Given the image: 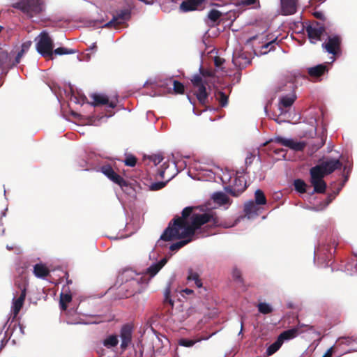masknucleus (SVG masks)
Instances as JSON below:
<instances>
[{
    "instance_id": "6e6552de",
    "label": "nucleus",
    "mask_w": 357,
    "mask_h": 357,
    "mask_svg": "<svg viewBox=\"0 0 357 357\" xmlns=\"http://www.w3.org/2000/svg\"><path fill=\"white\" fill-rule=\"evenodd\" d=\"M192 168L193 170L197 172V174L195 176H192V171H188L189 176L193 179L202 181L214 180L215 182H218V180L216 179L217 172H213L211 169H206L198 162H195Z\"/></svg>"
},
{
    "instance_id": "864d4df0",
    "label": "nucleus",
    "mask_w": 357,
    "mask_h": 357,
    "mask_svg": "<svg viewBox=\"0 0 357 357\" xmlns=\"http://www.w3.org/2000/svg\"><path fill=\"white\" fill-rule=\"evenodd\" d=\"M333 355V348H329L326 352L324 354V355L322 357H332Z\"/></svg>"
},
{
    "instance_id": "9b49d317",
    "label": "nucleus",
    "mask_w": 357,
    "mask_h": 357,
    "mask_svg": "<svg viewBox=\"0 0 357 357\" xmlns=\"http://www.w3.org/2000/svg\"><path fill=\"white\" fill-rule=\"evenodd\" d=\"M246 187L245 178L242 176H236L232 185L225 187V190L234 197H238L246 189Z\"/></svg>"
},
{
    "instance_id": "e2e57ef3",
    "label": "nucleus",
    "mask_w": 357,
    "mask_h": 357,
    "mask_svg": "<svg viewBox=\"0 0 357 357\" xmlns=\"http://www.w3.org/2000/svg\"><path fill=\"white\" fill-rule=\"evenodd\" d=\"M253 155L252 154H250V155L247 156L246 158V162L249 160L250 162H251V160H252V158Z\"/></svg>"
},
{
    "instance_id": "603ef678",
    "label": "nucleus",
    "mask_w": 357,
    "mask_h": 357,
    "mask_svg": "<svg viewBox=\"0 0 357 357\" xmlns=\"http://www.w3.org/2000/svg\"><path fill=\"white\" fill-rule=\"evenodd\" d=\"M214 62H215V66L217 67H220V66L224 62V59L220 58V57H215V60H214Z\"/></svg>"
},
{
    "instance_id": "c756f323",
    "label": "nucleus",
    "mask_w": 357,
    "mask_h": 357,
    "mask_svg": "<svg viewBox=\"0 0 357 357\" xmlns=\"http://www.w3.org/2000/svg\"><path fill=\"white\" fill-rule=\"evenodd\" d=\"M192 236H190L188 237H183L182 238H185V239L172 244L169 247V249L172 251L178 250V249H180L181 248H182L183 246H184L185 245L188 243L190 241H191ZM177 238H176V239H177Z\"/></svg>"
},
{
    "instance_id": "1a4fd4ad",
    "label": "nucleus",
    "mask_w": 357,
    "mask_h": 357,
    "mask_svg": "<svg viewBox=\"0 0 357 357\" xmlns=\"http://www.w3.org/2000/svg\"><path fill=\"white\" fill-rule=\"evenodd\" d=\"M298 330L296 328L290 329L282 333L275 342L271 344L267 349L266 354L267 356H271L275 354L282 346L284 340H291L297 335Z\"/></svg>"
},
{
    "instance_id": "052dcab7",
    "label": "nucleus",
    "mask_w": 357,
    "mask_h": 357,
    "mask_svg": "<svg viewBox=\"0 0 357 357\" xmlns=\"http://www.w3.org/2000/svg\"><path fill=\"white\" fill-rule=\"evenodd\" d=\"M243 329V318H241V330H240V331L238 333V335L242 334Z\"/></svg>"
},
{
    "instance_id": "680f3d73",
    "label": "nucleus",
    "mask_w": 357,
    "mask_h": 357,
    "mask_svg": "<svg viewBox=\"0 0 357 357\" xmlns=\"http://www.w3.org/2000/svg\"><path fill=\"white\" fill-rule=\"evenodd\" d=\"M183 292H185L187 294H191L193 293V291L190 289H185L183 290Z\"/></svg>"
},
{
    "instance_id": "4c0bfd02",
    "label": "nucleus",
    "mask_w": 357,
    "mask_h": 357,
    "mask_svg": "<svg viewBox=\"0 0 357 357\" xmlns=\"http://www.w3.org/2000/svg\"><path fill=\"white\" fill-rule=\"evenodd\" d=\"M294 185L296 190L298 191V192L303 193L305 192L306 184L303 180H301V179L295 180Z\"/></svg>"
},
{
    "instance_id": "37998d69",
    "label": "nucleus",
    "mask_w": 357,
    "mask_h": 357,
    "mask_svg": "<svg viewBox=\"0 0 357 357\" xmlns=\"http://www.w3.org/2000/svg\"><path fill=\"white\" fill-rule=\"evenodd\" d=\"M149 160L153 162L155 166H156L162 161L163 158L161 155L156 154V155H153L150 156Z\"/></svg>"
},
{
    "instance_id": "ddd939ff",
    "label": "nucleus",
    "mask_w": 357,
    "mask_h": 357,
    "mask_svg": "<svg viewBox=\"0 0 357 357\" xmlns=\"http://www.w3.org/2000/svg\"><path fill=\"white\" fill-rule=\"evenodd\" d=\"M101 172L114 183L119 184L121 187L126 185V181L119 174L115 173L111 166L105 165L101 167Z\"/></svg>"
},
{
    "instance_id": "bb28decb",
    "label": "nucleus",
    "mask_w": 357,
    "mask_h": 357,
    "mask_svg": "<svg viewBox=\"0 0 357 357\" xmlns=\"http://www.w3.org/2000/svg\"><path fill=\"white\" fill-rule=\"evenodd\" d=\"M118 343L119 338L116 335H109L107 337H106L102 341L103 345L107 349H111L114 347H116L118 344Z\"/></svg>"
},
{
    "instance_id": "a18cd8bd",
    "label": "nucleus",
    "mask_w": 357,
    "mask_h": 357,
    "mask_svg": "<svg viewBox=\"0 0 357 357\" xmlns=\"http://www.w3.org/2000/svg\"><path fill=\"white\" fill-rule=\"evenodd\" d=\"M125 164L129 167H134L136 165V158L132 155H128L125 160Z\"/></svg>"
},
{
    "instance_id": "423d86ee",
    "label": "nucleus",
    "mask_w": 357,
    "mask_h": 357,
    "mask_svg": "<svg viewBox=\"0 0 357 357\" xmlns=\"http://www.w3.org/2000/svg\"><path fill=\"white\" fill-rule=\"evenodd\" d=\"M123 277L130 278L129 280H126V284L123 287V289L128 287L131 288L127 296L140 292L142 289V285L147 282L146 279H143V277L140 274L136 273L132 271H125Z\"/></svg>"
},
{
    "instance_id": "e433bc0d",
    "label": "nucleus",
    "mask_w": 357,
    "mask_h": 357,
    "mask_svg": "<svg viewBox=\"0 0 357 357\" xmlns=\"http://www.w3.org/2000/svg\"><path fill=\"white\" fill-rule=\"evenodd\" d=\"M77 51L74 49H67L65 47H58L53 50V54H55L56 55H64V54H73L76 53Z\"/></svg>"
},
{
    "instance_id": "7ed1b4c3",
    "label": "nucleus",
    "mask_w": 357,
    "mask_h": 357,
    "mask_svg": "<svg viewBox=\"0 0 357 357\" xmlns=\"http://www.w3.org/2000/svg\"><path fill=\"white\" fill-rule=\"evenodd\" d=\"M91 98L92 99V102L91 105L93 107H98L100 105L106 106V112L107 114L104 116H102L98 121H105L107 119L112 116L114 115V112H111V109L115 108L116 107L118 102V98L116 96H114L112 98L108 97L107 95L100 93H95L91 95Z\"/></svg>"
},
{
    "instance_id": "774afa93",
    "label": "nucleus",
    "mask_w": 357,
    "mask_h": 357,
    "mask_svg": "<svg viewBox=\"0 0 357 357\" xmlns=\"http://www.w3.org/2000/svg\"><path fill=\"white\" fill-rule=\"evenodd\" d=\"M315 121H315V119H312V120L311 121V122H310V123H311L312 124H313Z\"/></svg>"
},
{
    "instance_id": "412c9836",
    "label": "nucleus",
    "mask_w": 357,
    "mask_h": 357,
    "mask_svg": "<svg viewBox=\"0 0 357 357\" xmlns=\"http://www.w3.org/2000/svg\"><path fill=\"white\" fill-rule=\"evenodd\" d=\"M257 205L253 201H249L245 204L244 211L248 218H252L258 215L259 208Z\"/></svg>"
},
{
    "instance_id": "338daca9",
    "label": "nucleus",
    "mask_w": 357,
    "mask_h": 357,
    "mask_svg": "<svg viewBox=\"0 0 357 357\" xmlns=\"http://www.w3.org/2000/svg\"><path fill=\"white\" fill-rule=\"evenodd\" d=\"M86 57H87V59H86L89 61V60L91 59V56H90L89 54H86Z\"/></svg>"
},
{
    "instance_id": "c03bdc74",
    "label": "nucleus",
    "mask_w": 357,
    "mask_h": 357,
    "mask_svg": "<svg viewBox=\"0 0 357 357\" xmlns=\"http://www.w3.org/2000/svg\"><path fill=\"white\" fill-rule=\"evenodd\" d=\"M165 185V183L162 181H158L155 183H153L150 185V189L151 190H158L162 188Z\"/></svg>"
},
{
    "instance_id": "8fccbe9b",
    "label": "nucleus",
    "mask_w": 357,
    "mask_h": 357,
    "mask_svg": "<svg viewBox=\"0 0 357 357\" xmlns=\"http://www.w3.org/2000/svg\"><path fill=\"white\" fill-rule=\"evenodd\" d=\"M26 52H24L23 50H20V52H18V53L16 55V57H15V63L17 64V63H19L20 60H21V58L24 56V54H25Z\"/></svg>"
},
{
    "instance_id": "5701e85b",
    "label": "nucleus",
    "mask_w": 357,
    "mask_h": 357,
    "mask_svg": "<svg viewBox=\"0 0 357 357\" xmlns=\"http://www.w3.org/2000/svg\"><path fill=\"white\" fill-rule=\"evenodd\" d=\"M10 66L9 56L8 52L0 48V71L1 73H6Z\"/></svg>"
},
{
    "instance_id": "0eeeda50",
    "label": "nucleus",
    "mask_w": 357,
    "mask_h": 357,
    "mask_svg": "<svg viewBox=\"0 0 357 357\" xmlns=\"http://www.w3.org/2000/svg\"><path fill=\"white\" fill-rule=\"evenodd\" d=\"M269 142H275L294 151H303L307 144L304 141H298L293 138H286L281 136H276L271 138L268 141L266 142L263 145L265 146Z\"/></svg>"
},
{
    "instance_id": "bf43d9fd",
    "label": "nucleus",
    "mask_w": 357,
    "mask_h": 357,
    "mask_svg": "<svg viewBox=\"0 0 357 357\" xmlns=\"http://www.w3.org/2000/svg\"><path fill=\"white\" fill-rule=\"evenodd\" d=\"M91 50H94V51L96 50V43H92L91 45L87 49V51H91Z\"/></svg>"
},
{
    "instance_id": "39448f33",
    "label": "nucleus",
    "mask_w": 357,
    "mask_h": 357,
    "mask_svg": "<svg viewBox=\"0 0 357 357\" xmlns=\"http://www.w3.org/2000/svg\"><path fill=\"white\" fill-rule=\"evenodd\" d=\"M37 52L43 57L53 59L54 43L49 33L43 31L36 38Z\"/></svg>"
},
{
    "instance_id": "3c124183",
    "label": "nucleus",
    "mask_w": 357,
    "mask_h": 357,
    "mask_svg": "<svg viewBox=\"0 0 357 357\" xmlns=\"http://www.w3.org/2000/svg\"><path fill=\"white\" fill-rule=\"evenodd\" d=\"M255 2V0H241L239 3L245 6H250L252 5Z\"/></svg>"
},
{
    "instance_id": "f8f14e48",
    "label": "nucleus",
    "mask_w": 357,
    "mask_h": 357,
    "mask_svg": "<svg viewBox=\"0 0 357 357\" xmlns=\"http://www.w3.org/2000/svg\"><path fill=\"white\" fill-rule=\"evenodd\" d=\"M306 31L310 42L316 43L321 40V36L325 32V29L323 25L314 23L307 26Z\"/></svg>"
},
{
    "instance_id": "f3484780",
    "label": "nucleus",
    "mask_w": 357,
    "mask_h": 357,
    "mask_svg": "<svg viewBox=\"0 0 357 357\" xmlns=\"http://www.w3.org/2000/svg\"><path fill=\"white\" fill-rule=\"evenodd\" d=\"M130 17V13L128 10H121L116 15L114 16L113 19L109 22L105 24L103 27H109L112 26H116V25L124 23L125 21Z\"/></svg>"
},
{
    "instance_id": "79ce46f5",
    "label": "nucleus",
    "mask_w": 357,
    "mask_h": 357,
    "mask_svg": "<svg viewBox=\"0 0 357 357\" xmlns=\"http://www.w3.org/2000/svg\"><path fill=\"white\" fill-rule=\"evenodd\" d=\"M191 82H192V84L194 85V86H199L200 84L205 83L203 81L202 76L199 75H194L192 77V78L191 79Z\"/></svg>"
},
{
    "instance_id": "13d9d810",
    "label": "nucleus",
    "mask_w": 357,
    "mask_h": 357,
    "mask_svg": "<svg viewBox=\"0 0 357 357\" xmlns=\"http://www.w3.org/2000/svg\"><path fill=\"white\" fill-rule=\"evenodd\" d=\"M314 15L317 18L322 19L324 17V15L321 12H315Z\"/></svg>"
},
{
    "instance_id": "393cba45",
    "label": "nucleus",
    "mask_w": 357,
    "mask_h": 357,
    "mask_svg": "<svg viewBox=\"0 0 357 357\" xmlns=\"http://www.w3.org/2000/svg\"><path fill=\"white\" fill-rule=\"evenodd\" d=\"M33 273L37 278H44L49 274V270L45 265L37 264L33 267Z\"/></svg>"
},
{
    "instance_id": "aec40b11",
    "label": "nucleus",
    "mask_w": 357,
    "mask_h": 357,
    "mask_svg": "<svg viewBox=\"0 0 357 357\" xmlns=\"http://www.w3.org/2000/svg\"><path fill=\"white\" fill-rule=\"evenodd\" d=\"M167 259L166 258L162 259L160 261L152 264L147 269L146 273L148 274L150 278L154 277L160 270L166 264Z\"/></svg>"
},
{
    "instance_id": "9d476101",
    "label": "nucleus",
    "mask_w": 357,
    "mask_h": 357,
    "mask_svg": "<svg viewBox=\"0 0 357 357\" xmlns=\"http://www.w3.org/2000/svg\"><path fill=\"white\" fill-rule=\"evenodd\" d=\"M342 38L338 35H331L322 43V47L328 54L336 55L340 52Z\"/></svg>"
},
{
    "instance_id": "58836bf2",
    "label": "nucleus",
    "mask_w": 357,
    "mask_h": 357,
    "mask_svg": "<svg viewBox=\"0 0 357 357\" xmlns=\"http://www.w3.org/2000/svg\"><path fill=\"white\" fill-rule=\"evenodd\" d=\"M197 342H198V341L197 340H192L185 339V338H181V339L178 340V344L180 346H182V347H191Z\"/></svg>"
},
{
    "instance_id": "ea45409f",
    "label": "nucleus",
    "mask_w": 357,
    "mask_h": 357,
    "mask_svg": "<svg viewBox=\"0 0 357 357\" xmlns=\"http://www.w3.org/2000/svg\"><path fill=\"white\" fill-rule=\"evenodd\" d=\"M174 90L177 93H183L184 92V86L178 81H173Z\"/></svg>"
},
{
    "instance_id": "c9c22d12",
    "label": "nucleus",
    "mask_w": 357,
    "mask_h": 357,
    "mask_svg": "<svg viewBox=\"0 0 357 357\" xmlns=\"http://www.w3.org/2000/svg\"><path fill=\"white\" fill-rule=\"evenodd\" d=\"M255 203L261 205L266 203V199L264 192L261 190H257L255 193Z\"/></svg>"
},
{
    "instance_id": "a878e982",
    "label": "nucleus",
    "mask_w": 357,
    "mask_h": 357,
    "mask_svg": "<svg viewBox=\"0 0 357 357\" xmlns=\"http://www.w3.org/2000/svg\"><path fill=\"white\" fill-rule=\"evenodd\" d=\"M216 179L219 178L223 184L231 183L232 174L228 171H223L222 169H218Z\"/></svg>"
},
{
    "instance_id": "7c9ffc66",
    "label": "nucleus",
    "mask_w": 357,
    "mask_h": 357,
    "mask_svg": "<svg viewBox=\"0 0 357 357\" xmlns=\"http://www.w3.org/2000/svg\"><path fill=\"white\" fill-rule=\"evenodd\" d=\"M72 296L70 294L61 293L60 295V307L62 310H66L67 308V303L70 302Z\"/></svg>"
},
{
    "instance_id": "f257e3e1",
    "label": "nucleus",
    "mask_w": 357,
    "mask_h": 357,
    "mask_svg": "<svg viewBox=\"0 0 357 357\" xmlns=\"http://www.w3.org/2000/svg\"><path fill=\"white\" fill-rule=\"evenodd\" d=\"M192 210L190 207L185 208L182 211L181 217L176 218L173 220V222H169L157 244L162 245V241H170L176 238L193 236L195 231L202 229V227L204 229L218 226L229 227L223 225L211 211L195 213H192Z\"/></svg>"
},
{
    "instance_id": "f03ea898",
    "label": "nucleus",
    "mask_w": 357,
    "mask_h": 357,
    "mask_svg": "<svg viewBox=\"0 0 357 357\" xmlns=\"http://www.w3.org/2000/svg\"><path fill=\"white\" fill-rule=\"evenodd\" d=\"M342 162L338 159H329L312 167L310 170V183L314 187V192L324 193L326 189V183L324 177L340 169Z\"/></svg>"
},
{
    "instance_id": "473e14b6",
    "label": "nucleus",
    "mask_w": 357,
    "mask_h": 357,
    "mask_svg": "<svg viewBox=\"0 0 357 357\" xmlns=\"http://www.w3.org/2000/svg\"><path fill=\"white\" fill-rule=\"evenodd\" d=\"M188 281H193L195 284V285L200 288L202 287V282L201 280L199 279V274L192 270L189 271L188 275Z\"/></svg>"
},
{
    "instance_id": "dca6fc26",
    "label": "nucleus",
    "mask_w": 357,
    "mask_h": 357,
    "mask_svg": "<svg viewBox=\"0 0 357 357\" xmlns=\"http://www.w3.org/2000/svg\"><path fill=\"white\" fill-rule=\"evenodd\" d=\"M205 0H186L180 5V9L183 12L200 10Z\"/></svg>"
},
{
    "instance_id": "6e6d98bb",
    "label": "nucleus",
    "mask_w": 357,
    "mask_h": 357,
    "mask_svg": "<svg viewBox=\"0 0 357 357\" xmlns=\"http://www.w3.org/2000/svg\"><path fill=\"white\" fill-rule=\"evenodd\" d=\"M341 158H342V162H345V165H344V170H347L348 169V171L350 170V165H348V160H344V158L342 156H341Z\"/></svg>"
},
{
    "instance_id": "cd10ccee",
    "label": "nucleus",
    "mask_w": 357,
    "mask_h": 357,
    "mask_svg": "<svg viewBox=\"0 0 357 357\" xmlns=\"http://www.w3.org/2000/svg\"><path fill=\"white\" fill-rule=\"evenodd\" d=\"M195 87L198 89V91L196 93V96L198 100L200 102L204 103L207 98V92L205 86V83H203L199 86H196Z\"/></svg>"
},
{
    "instance_id": "69168bd1",
    "label": "nucleus",
    "mask_w": 357,
    "mask_h": 357,
    "mask_svg": "<svg viewBox=\"0 0 357 357\" xmlns=\"http://www.w3.org/2000/svg\"><path fill=\"white\" fill-rule=\"evenodd\" d=\"M284 150L283 149H276L274 151V152L276 153V154H279L280 152H283Z\"/></svg>"
},
{
    "instance_id": "a211bd4d",
    "label": "nucleus",
    "mask_w": 357,
    "mask_h": 357,
    "mask_svg": "<svg viewBox=\"0 0 357 357\" xmlns=\"http://www.w3.org/2000/svg\"><path fill=\"white\" fill-rule=\"evenodd\" d=\"M25 296H26V289H23L22 290L20 296L17 298H15V297L13 298V304H12V307H11V311L13 313L14 317H15L18 314L19 312L20 311L21 308L22 307L24 302Z\"/></svg>"
},
{
    "instance_id": "b1692460",
    "label": "nucleus",
    "mask_w": 357,
    "mask_h": 357,
    "mask_svg": "<svg viewBox=\"0 0 357 357\" xmlns=\"http://www.w3.org/2000/svg\"><path fill=\"white\" fill-rule=\"evenodd\" d=\"M328 70L326 64H319L307 69L308 74L312 77H319Z\"/></svg>"
},
{
    "instance_id": "4be33fe9",
    "label": "nucleus",
    "mask_w": 357,
    "mask_h": 357,
    "mask_svg": "<svg viewBox=\"0 0 357 357\" xmlns=\"http://www.w3.org/2000/svg\"><path fill=\"white\" fill-rule=\"evenodd\" d=\"M223 13L213 8L210 10L207 15V19L208 22L207 23L210 26H213L214 24H217L219 21L220 17L222 16Z\"/></svg>"
},
{
    "instance_id": "09e8293b",
    "label": "nucleus",
    "mask_w": 357,
    "mask_h": 357,
    "mask_svg": "<svg viewBox=\"0 0 357 357\" xmlns=\"http://www.w3.org/2000/svg\"><path fill=\"white\" fill-rule=\"evenodd\" d=\"M31 44H32V43L31 40H27V41L23 43L21 46V50H23L24 52H26L31 47Z\"/></svg>"
},
{
    "instance_id": "2eb2a0df",
    "label": "nucleus",
    "mask_w": 357,
    "mask_h": 357,
    "mask_svg": "<svg viewBox=\"0 0 357 357\" xmlns=\"http://www.w3.org/2000/svg\"><path fill=\"white\" fill-rule=\"evenodd\" d=\"M281 13L283 15H293L296 12L298 0H280Z\"/></svg>"
},
{
    "instance_id": "49530a36",
    "label": "nucleus",
    "mask_w": 357,
    "mask_h": 357,
    "mask_svg": "<svg viewBox=\"0 0 357 357\" xmlns=\"http://www.w3.org/2000/svg\"><path fill=\"white\" fill-rule=\"evenodd\" d=\"M169 294H170V289H169V287H167L164 294L165 302L169 303L171 305H173V301L170 298Z\"/></svg>"
},
{
    "instance_id": "6ab92c4d",
    "label": "nucleus",
    "mask_w": 357,
    "mask_h": 357,
    "mask_svg": "<svg viewBox=\"0 0 357 357\" xmlns=\"http://www.w3.org/2000/svg\"><path fill=\"white\" fill-rule=\"evenodd\" d=\"M296 96L294 93L283 96L280 98L279 101V109L281 111V114L284 112V109L290 107L294 102Z\"/></svg>"
},
{
    "instance_id": "72a5a7b5",
    "label": "nucleus",
    "mask_w": 357,
    "mask_h": 357,
    "mask_svg": "<svg viewBox=\"0 0 357 357\" xmlns=\"http://www.w3.org/2000/svg\"><path fill=\"white\" fill-rule=\"evenodd\" d=\"M257 307L259 312L264 314L271 313L273 310L272 305L266 302L259 303L257 305Z\"/></svg>"
},
{
    "instance_id": "4d7b16f0",
    "label": "nucleus",
    "mask_w": 357,
    "mask_h": 357,
    "mask_svg": "<svg viewBox=\"0 0 357 357\" xmlns=\"http://www.w3.org/2000/svg\"><path fill=\"white\" fill-rule=\"evenodd\" d=\"M335 198V195H330L328 197H327V202L326 204V206H328L329 204V203H331L333 199Z\"/></svg>"
},
{
    "instance_id": "0e129e2a",
    "label": "nucleus",
    "mask_w": 357,
    "mask_h": 357,
    "mask_svg": "<svg viewBox=\"0 0 357 357\" xmlns=\"http://www.w3.org/2000/svg\"><path fill=\"white\" fill-rule=\"evenodd\" d=\"M165 170H161V171L160 172V176L161 177L164 178V177H165Z\"/></svg>"
},
{
    "instance_id": "4468645a",
    "label": "nucleus",
    "mask_w": 357,
    "mask_h": 357,
    "mask_svg": "<svg viewBox=\"0 0 357 357\" xmlns=\"http://www.w3.org/2000/svg\"><path fill=\"white\" fill-rule=\"evenodd\" d=\"M120 337L121 339V348L126 350L131 342L132 328L128 325L123 326L120 331Z\"/></svg>"
},
{
    "instance_id": "de8ad7c7",
    "label": "nucleus",
    "mask_w": 357,
    "mask_h": 357,
    "mask_svg": "<svg viewBox=\"0 0 357 357\" xmlns=\"http://www.w3.org/2000/svg\"><path fill=\"white\" fill-rule=\"evenodd\" d=\"M241 58V56H238L236 55V53H234V55H233V59H232V61L234 63V64L236 66H238V67H241L242 63L241 62L239 61V59Z\"/></svg>"
},
{
    "instance_id": "a19ab883",
    "label": "nucleus",
    "mask_w": 357,
    "mask_h": 357,
    "mask_svg": "<svg viewBox=\"0 0 357 357\" xmlns=\"http://www.w3.org/2000/svg\"><path fill=\"white\" fill-rule=\"evenodd\" d=\"M232 278H233V279L235 281H236L238 282L241 283L243 282V279H242V277H241V272L238 268H234L233 269V271H232Z\"/></svg>"
},
{
    "instance_id": "20e7f679",
    "label": "nucleus",
    "mask_w": 357,
    "mask_h": 357,
    "mask_svg": "<svg viewBox=\"0 0 357 357\" xmlns=\"http://www.w3.org/2000/svg\"><path fill=\"white\" fill-rule=\"evenodd\" d=\"M11 6L20 10L29 18L38 15L44 10V3L42 0H21L13 3Z\"/></svg>"
},
{
    "instance_id": "2f4dec72",
    "label": "nucleus",
    "mask_w": 357,
    "mask_h": 357,
    "mask_svg": "<svg viewBox=\"0 0 357 357\" xmlns=\"http://www.w3.org/2000/svg\"><path fill=\"white\" fill-rule=\"evenodd\" d=\"M188 281H193L195 284V285L200 288L202 287V282L201 280L199 279V274L192 270L189 271L188 275Z\"/></svg>"
},
{
    "instance_id": "f704fd0d",
    "label": "nucleus",
    "mask_w": 357,
    "mask_h": 357,
    "mask_svg": "<svg viewBox=\"0 0 357 357\" xmlns=\"http://www.w3.org/2000/svg\"><path fill=\"white\" fill-rule=\"evenodd\" d=\"M215 99L219 102L221 107H225L227 105L228 97L225 93L220 91H218L215 93Z\"/></svg>"
},
{
    "instance_id": "c85d7f7f",
    "label": "nucleus",
    "mask_w": 357,
    "mask_h": 357,
    "mask_svg": "<svg viewBox=\"0 0 357 357\" xmlns=\"http://www.w3.org/2000/svg\"><path fill=\"white\" fill-rule=\"evenodd\" d=\"M213 201L219 205H224L228 202L227 196L222 192H215L212 195Z\"/></svg>"
},
{
    "instance_id": "5fc2aeb1",
    "label": "nucleus",
    "mask_w": 357,
    "mask_h": 357,
    "mask_svg": "<svg viewBox=\"0 0 357 357\" xmlns=\"http://www.w3.org/2000/svg\"><path fill=\"white\" fill-rule=\"evenodd\" d=\"M353 340L350 338H344L342 340V344H346L347 345H351Z\"/></svg>"
}]
</instances>
